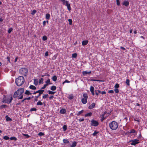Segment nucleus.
Returning <instances> with one entry per match:
<instances>
[{
  "label": "nucleus",
  "mask_w": 147,
  "mask_h": 147,
  "mask_svg": "<svg viewBox=\"0 0 147 147\" xmlns=\"http://www.w3.org/2000/svg\"><path fill=\"white\" fill-rule=\"evenodd\" d=\"M65 83H69L70 82L68 81V80H65Z\"/></svg>",
  "instance_id": "64"
},
{
  "label": "nucleus",
  "mask_w": 147,
  "mask_h": 147,
  "mask_svg": "<svg viewBox=\"0 0 147 147\" xmlns=\"http://www.w3.org/2000/svg\"><path fill=\"white\" fill-rule=\"evenodd\" d=\"M3 138L5 140H8L9 139V137L7 136H4Z\"/></svg>",
  "instance_id": "43"
},
{
  "label": "nucleus",
  "mask_w": 147,
  "mask_h": 147,
  "mask_svg": "<svg viewBox=\"0 0 147 147\" xmlns=\"http://www.w3.org/2000/svg\"><path fill=\"white\" fill-rule=\"evenodd\" d=\"M91 125L94 127L98 126L99 124L98 122L97 121L94 119H92L91 121Z\"/></svg>",
  "instance_id": "8"
},
{
  "label": "nucleus",
  "mask_w": 147,
  "mask_h": 147,
  "mask_svg": "<svg viewBox=\"0 0 147 147\" xmlns=\"http://www.w3.org/2000/svg\"><path fill=\"white\" fill-rule=\"evenodd\" d=\"M22 135L26 137V138H29L30 137V136L28 134H23Z\"/></svg>",
  "instance_id": "41"
},
{
  "label": "nucleus",
  "mask_w": 147,
  "mask_h": 147,
  "mask_svg": "<svg viewBox=\"0 0 147 147\" xmlns=\"http://www.w3.org/2000/svg\"><path fill=\"white\" fill-rule=\"evenodd\" d=\"M95 104L94 102L92 103L88 107V109H93L95 106Z\"/></svg>",
  "instance_id": "12"
},
{
  "label": "nucleus",
  "mask_w": 147,
  "mask_h": 147,
  "mask_svg": "<svg viewBox=\"0 0 147 147\" xmlns=\"http://www.w3.org/2000/svg\"><path fill=\"white\" fill-rule=\"evenodd\" d=\"M37 111V109L35 108H31L30 110V112H32L33 111Z\"/></svg>",
  "instance_id": "32"
},
{
  "label": "nucleus",
  "mask_w": 147,
  "mask_h": 147,
  "mask_svg": "<svg viewBox=\"0 0 147 147\" xmlns=\"http://www.w3.org/2000/svg\"><path fill=\"white\" fill-rule=\"evenodd\" d=\"M63 4L65 5L67 7V8L69 11H70L71 10L70 5L68 1H66V2H65V4Z\"/></svg>",
  "instance_id": "9"
},
{
  "label": "nucleus",
  "mask_w": 147,
  "mask_h": 147,
  "mask_svg": "<svg viewBox=\"0 0 147 147\" xmlns=\"http://www.w3.org/2000/svg\"><path fill=\"white\" fill-rule=\"evenodd\" d=\"M77 56H72V57L73 59L74 58V59H76L77 58Z\"/></svg>",
  "instance_id": "63"
},
{
  "label": "nucleus",
  "mask_w": 147,
  "mask_h": 147,
  "mask_svg": "<svg viewBox=\"0 0 147 147\" xmlns=\"http://www.w3.org/2000/svg\"><path fill=\"white\" fill-rule=\"evenodd\" d=\"M12 30L13 29L12 28H10L8 30V33L10 34L11 33Z\"/></svg>",
  "instance_id": "45"
},
{
  "label": "nucleus",
  "mask_w": 147,
  "mask_h": 147,
  "mask_svg": "<svg viewBox=\"0 0 147 147\" xmlns=\"http://www.w3.org/2000/svg\"><path fill=\"white\" fill-rule=\"evenodd\" d=\"M110 128L112 130H116L118 126V123L115 121H113L109 124Z\"/></svg>",
  "instance_id": "3"
},
{
  "label": "nucleus",
  "mask_w": 147,
  "mask_h": 147,
  "mask_svg": "<svg viewBox=\"0 0 147 147\" xmlns=\"http://www.w3.org/2000/svg\"><path fill=\"white\" fill-rule=\"evenodd\" d=\"M43 78H41L40 80H39V83H41L43 84Z\"/></svg>",
  "instance_id": "46"
},
{
  "label": "nucleus",
  "mask_w": 147,
  "mask_h": 147,
  "mask_svg": "<svg viewBox=\"0 0 147 147\" xmlns=\"http://www.w3.org/2000/svg\"><path fill=\"white\" fill-rule=\"evenodd\" d=\"M31 97H29L28 98H25V100H30L31 99Z\"/></svg>",
  "instance_id": "58"
},
{
  "label": "nucleus",
  "mask_w": 147,
  "mask_h": 147,
  "mask_svg": "<svg viewBox=\"0 0 147 147\" xmlns=\"http://www.w3.org/2000/svg\"><path fill=\"white\" fill-rule=\"evenodd\" d=\"M66 111L65 109H62L60 111L61 113L62 114H65L66 112Z\"/></svg>",
  "instance_id": "15"
},
{
  "label": "nucleus",
  "mask_w": 147,
  "mask_h": 147,
  "mask_svg": "<svg viewBox=\"0 0 147 147\" xmlns=\"http://www.w3.org/2000/svg\"><path fill=\"white\" fill-rule=\"evenodd\" d=\"M54 97V96L52 95V96H51L49 97V99L50 100H51V99H52Z\"/></svg>",
  "instance_id": "62"
},
{
  "label": "nucleus",
  "mask_w": 147,
  "mask_h": 147,
  "mask_svg": "<svg viewBox=\"0 0 147 147\" xmlns=\"http://www.w3.org/2000/svg\"><path fill=\"white\" fill-rule=\"evenodd\" d=\"M48 92L49 94H54L56 92H55L52 91L51 90H48Z\"/></svg>",
  "instance_id": "25"
},
{
  "label": "nucleus",
  "mask_w": 147,
  "mask_h": 147,
  "mask_svg": "<svg viewBox=\"0 0 147 147\" xmlns=\"http://www.w3.org/2000/svg\"><path fill=\"white\" fill-rule=\"evenodd\" d=\"M114 92L113 90H110L109 91L108 93H113Z\"/></svg>",
  "instance_id": "55"
},
{
  "label": "nucleus",
  "mask_w": 147,
  "mask_h": 147,
  "mask_svg": "<svg viewBox=\"0 0 147 147\" xmlns=\"http://www.w3.org/2000/svg\"><path fill=\"white\" fill-rule=\"evenodd\" d=\"M57 89V87L55 86H51L50 89L52 91L55 90Z\"/></svg>",
  "instance_id": "18"
},
{
  "label": "nucleus",
  "mask_w": 147,
  "mask_h": 147,
  "mask_svg": "<svg viewBox=\"0 0 147 147\" xmlns=\"http://www.w3.org/2000/svg\"><path fill=\"white\" fill-rule=\"evenodd\" d=\"M91 73V71H83L82 72V74L83 75H86L88 74H90Z\"/></svg>",
  "instance_id": "11"
},
{
  "label": "nucleus",
  "mask_w": 147,
  "mask_h": 147,
  "mask_svg": "<svg viewBox=\"0 0 147 147\" xmlns=\"http://www.w3.org/2000/svg\"><path fill=\"white\" fill-rule=\"evenodd\" d=\"M63 131H66L67 129V126L66 125H64L63 127Z\"/></svg>",
  "instance_id": "29"
},
{
  "label": "nucleus",
  "mask_w": 147,
  "mask_h": 147,
  "mask_svg": "<svg viewBox=\"0 0 147 147\" xmlns=\"http://www.w3.org/2000/svg\"><path fill=\"white\" fill-rule=\"evenodd\" d=\"M13 99L12 96H7L4 95V97L3 98V102L5 103H7L8 104L10 103Z\"/></svg>",
  "instance_id": "4"
},
{
  "label": "nucleus",
  "mask_w": 147,
  "mask_h": 147,
  "mask_svg": "<svg viewBox=\"0 0 147 147\" xmlns=\"http://www.w3.org/2000/svg\"><path fill=\"white\" fill-rule=\"evenodd\" d=\"M98 133V132L97 131H95L94 133L92 134V135L93 136H95Z\"/></svg>",
  "instance_id": "42"
},
{
  "label": "nucleus",
  "mask_w": 147,
  "mask_h": 147,
  "mask_svg": "<svg viewBox=\"0 0 147 147\" xmlns=\"http://www.w3.org/2000/svg\"><path fill=\"white\" fill-rule=\"evenodd\" d=\"M48 96V94H45L42 96V98L43 99H45Z\"/></svg>",
  "instance_id": "36"
},
{
  "label": "nucleus",
  "mask_w": 147,
  "mask_h": 147,
  "mask_svg": "<svg viewBox=\"0 0 147 147\" xmlns=\"http://www.w3.org/2000/svg\"><path fill=\"white\" fill-rule=\"evenodd\" d=\"M36 11L35 10H34L32 11V13H31V14L32 15H34L35 13H36Z\"/></svg>",
  "instance_id": "39"
},
{
  "label": "nucleus",
  "mask_w": 147,
  "mask_h": 147,
  "mask_svg": "<svg viewBox=\"0 0 147 147\" xmlns=\"http://www.w3.org/2000/svg\"><path fill=\"white\" fill-rule=\"evenodd\" d=\"M43 92H41V93H39L38 95L37 96H35V98L34 99L35 101L36 102L38 100V98L39 96H40L41 95V94H42L43 93Z\"/></svg>",
  "instance_id": "14"
},
{
  "label": "nucleus",
  "mask_w": 147,
  "mask_h": 147,
  "mask_svg": "<svg viewBox=\"0 0 147 147\" xmlns=\"http://www.w3.org/2000/svg\"><path fill=\"white\" fill-rule=\"evenodd\" d=\"M74 96H73L72 94H70L68 97V98L69 100H71L73 99L74 98Z\"/></svg>",
  "instance_id": "27"
},
{
  "label": "nucleus",
  "mask_w": 147,
  "mask_h": 147,
  "mask_svg": "<svg viewBox=\"0 0 147 147\" xmlns=\"http://www.w3.org/2000/svg\"><path fill=\"white\" fill-rule=\"evenodd\" d=\"M129 82H130V80H129V79H127L126 80V83L127 85L128 86H129L130 85Z\"/></svg>",
  "instance_id": "28"
},
{
  "label": "nucleus",
  "mask_w": 147,
  "mask_h": 147,
  "mask_svg": "<svg viewBox=\"0 0 147 147\" xmlns=\"http://www.w3.org/2000/svg\"><path fill=\"white\" fill-rule=\"evenodd\" d=\"M114 91H115V92L116 93H118L119 92V90L117 89V88H115L114 89Z\"/></svg>",
  "instance_id": "50"
},
{
  "label": "nucleus",
  "mask_w": 147,
  "mask_h": 147,
  "mask_svg": "<svg viewBox=\"0 0 147 147\" xmlns=\"http://www.w3.org/2000/svg\"><path fill=\"white\" fill-rule=\"evenodd\" d=\"M129 142H131L130 143L131 145L134 146H135L136 144H138L140 142L139 141V140L138 139L131 140H130Z\"/></svg>",
  "instance_id": "7"
},
{
  "label": "nucleus",
  "mask_w": 147,
  "mask_h": 147,
  "mask_svg": "<svg viewBox=\"0 0 147 147\" xmlns=\"http://www.w3.org/2000/svg\"><path fill=\"white\" fill-rule=\"evenodd\" d=\"M83 95L84 98L82 99L81 101L83 104H85L87 102L88 96L86 93L83 94Z\"/></svg>",
  "instance_id": "6"
},
{
  "label": "nucleus",
  "mask_w": 147,
  "mask_h": 147,
  "mask_svg": "<svg viewBox=\"0 0 147 147\" xmlns=\"http://www.w3.org/2000/svg\"><path fill=\"white\" fill-rule=\"evenodd\" d=\"M7 107V106L5 105H3L1 106L0 108L2 109L3 108H5Z\"/></svg>",
  "instance_id": "48"
},
{
  "label": "nucleus",
  "mask_w": 147,
  "mask_h": 147,
  "mask_svg": "<svg viewBox=\"0 0 147 147\" xmlns=\"http://www.w3.org/2000/svg\"><path fill=\"white\" fill-rule=\"evenodd\" d=\"M77 145V142L76 141H74L72 145H70V146L71 147H75Z\"/></svg>",
  "instance_id": "17"
},
{
  "label": "nucleus",
  "mask_w": 147,
  "mask_h": 147,
  "mask_svg": "<svg viewBox=\"0 0 147 147\" xmlns=\"http://www.w3.org/2000/svg\"><path fill=\"white\" fill-rule=\"evenodd\" d=\"M68 21L69 22V24L70 25L72 24V21L71 19H69L68 20Z\"/></svg>",
  "instance_id": "40"
},
{
  "label": "nucleus",
  "mask_w": 147,
  "mask_h": 147,
  "mask_svg": "<svg viewBox=\"0 0 147 147\" xmlns=\"http://www.w3.org/2000/svg\"><path fill=\"white\" fill-rule=\"evenodd\" d=\"M84 112V110H82L80 111H79L78 113L77 114V115L78 116L80 115L82 113Z\"/></svg>",
  "instance_id": "30"
},
{
  "label": "nucleus",
  "mask_w": 147,
  "mask_h": 147,
  "mask_svg": "<svg viewBox=\"0 0 147 147\" xmlns=\"http://www.w3.org/2000/svg\"><path fill=\"white\" fill-rule=\"evenodd\" d=\"M48 85V84H45L41 88V89H44L45 88H46L47 86Z\"/></svg>",
  "instance_id": "37"
},
{
  "label": "nucleus",
  "mask_w": 147,
  "mask_h": 147,
  "mask_svg": "<svg viewBox=\"0 0 147 147\" xmlns=\"http://www.w3.org/2000/svg\"><path fill=\"white\" fill-rule=\"evenodd\" d=\"M95 92L96 94L97 95V96H98V92L97 91V90H95Z\"/></svg>",
  "instance_id": "61"
},
{
  "label": "nucleus",
  "mask_w": 147,
  "mask_h": 147,
  "mask_svg": "<svg viewBox=\"0 0 147 147\" xmlns=\"http://www.w3.org/2000/svg\"><path fill=\"white\" fill-rule=\"evenodd\" d=\"M60 1L62 2L63 4H65V2H66V1H65V0H59Z\"/></svg>",
  "instance_id": "57"
},
{
  "label": "nucleus",
  "mask_w": 147,
  "mask_h": 147,
  "mask_svg": "<svg viewBox=\"0 0 147 147\" xmlns=\"http://www.w3.org/2000/svg\"><path fill=\"white\" fill-rule=\"evenodd\" d=\"M45 82L46 83V84H48V85L49 84H51L50 83V79L49 78L46 82Z\"/></svg>",
  "instance_id": "35"
},
{
  "label": "nucleus",
  "mask_w": 147,
  "mask_h": 147,
  "mask_svg": "<svg viewBox=\"0 0 147 147\" xmlns=\"http://www.w3.org/2000/svg\"><path fill=\"white\" fill-rule=\"evenodd\" d=\"M57 77L56 76H53L52 78V79L53 81L55 82L57 80Z\"/></svg>",
  "instance_id": "24"
},
{
  "label": "nucleus",
  "mask_w": 147,
  "mask_h": 147,
  "mask_svg": "<svg viewBox=\"0 0 147 147\" xmlns=\"http://www.w3.org/2000/svg\"><path fill=\"white\" fill-rule=\"evenodd\" d=\"M101 122L103 121L105 119H106V118L104 117V116H102V115H101Z\"/></svg>",
  "instance_id": "38"
},
{
  "label": "nucleus",
  "mask_w": 147,
  "mask_h": 147,
  "mask_svg": "<svg viewBox=\"0 0 147 147\" xmlns=\"http://www.w3.org/2000/svg\"><path fill=\"white\" fill-rule=\"evenodd\" d=\"M9 59L10 58L9 57H7V61L9 63H10Z\"/></svg>",
  "instance_id": "59"
},
{
  "label": "nucleus",
  "mask_w": 147,
  "mask_h": 147,
  "mask_svg": "<svg viewBox=\"0 0 147 147\" xmlns=\"http://www.w3.org/2000/svg\"><path fill=\"white\" fill-rule=\"evenodd\" d=\"M120 49L121 50H123V51H126V50L125 49V48L124 47H120Z\"/></svg>",
  "instance_id": "53"
},
{
  "label": "nucleus",
  "mask_w": 147,
  "mask_h": 147,
  "mask_svg": "<svg viewBox=\"0 0 147 147\" xmlns=\"http://www.w3.org/2000/svg\"><path fill=\"white\" fill-rule=\"evenodd\" d=\"M94 87L93 86H91L90 87V92L94 91Z\"/></svg>",
  "instance_id": "49"
},
{
  "label": "nucleus",
  "mask_w": 147,
  "mask_h": 147,
  "mask_svg": "<svg viewBox=\"0 0 147 147\" xmlns=\"http://www.w3.org/2000/svg\"><path fill=\"white\" fill-rule=\"evenodd\" d=\"M63 142L64 144H68L69 143V141L67 139H63Z\"/></svg>",
  "instance_id": "20"
},
{
  "label": "nucleus",
  "mask_w": 147,
  "mask_h": 147,
  "mask_svg": "<svg viewBox=\"0 0 147 147\" xmlns=\"http://www.w3.org/2000/svg\"><path fill=\"white\" fill-rule=\"evenodd\" d=\"M136 132L134 129H131L130 130L129 133L130 134H131V133H136Z\"/></svg>",
  "instance_id": "31"
},
{
  "label": "nucleus",
  "mask_w": 147,
  "mask_h": 147,
  "mask_svg": "<svg viewBox=\"0 0 147 147\" xmlns=\"http://www.w3.org/2000/svg\"><path fill=\"white\" fill-rule=\"evenodd\" d=\"M30 89L32 90H35L36 89V87L32 85H31L29 86Z\"/></svg>",
  "instance_id": "19"
},
{
  "label": "nucleus",
  "mask_w": 147,
  "mask_h": 147,
  "mask_svg": "<svg viewBox=\"0 0 147 147\" xmlns=\"http://www.w3.org/2000/svg\"><path fill=\"white\" fill-rule=\"evenodd\" d=\"M117 5L118 6H119L120 5V2L119 0H116Z\"/></svg>",
  "instance_id": "44"
},
{
  "label": "nucleus",
  "mask_w": 147,
  "mask_h": 147,
  "mask_svg": "<svg viewBox=\"0 0 147 147\" xmlns=\"http://www.w3.org/2000/svg\"><path fill=\"white\" fill-rule=\"evenodd\" d=\"M43 105V103L41 101L39 100L36 104V105H40V106H42Z\"/></svg>",
  "instance_id": "21"
},
{
  "label": "nucleus",
  "mask_w": 147,
  "mask_h": 147,
  "mask_svg": "<svg viewBox=\"0 0 147 147\" xmlns=\"http://www.w3.org/2000/svg\"><path fill=\"white\" fill-rule=\"evenodd\" d=\"M142 137V135H141V134L140 132V134L139 136H138V139H140Z\"/></svg>",
  "instance_id": "54"
},
{
  "label": "nucleus",
  "mask_w": 147,
  "mask_h": 147,
  "mask_svg": "<svg viewBox=\"0 0 147 147\" xmlns=\"http://www.w3.org/2000/svg\"><path fill=\"white\" fill-rule=\"evenodd\" d=\"M119 87V85L118 84H116L115 86H114V87L116 88H117Z\"/></svg>",
  "instance_id": "51"
},
{
  "label": "nucleus",
  "mask_w": 147,
  "mask_h": 147,
  "mask_svg": "<svg viewBox=\"0 0 147 147\" xmlns=\"http://www.w3.org/2000/svg\"><path fill=\"white\" fill-rule=\"evenodd\" d=\"M24 94L28 96L31 95L32 94L29 90H26Z\"/></svg>",
  "instance_id": "16"
},
{
  "label": "nucleus",
  "mask_w": 147,
  "mask_h": 147,
  "mask_svg": "<svg viewBox=\"0 0 147 147\" xmlns=\"http://www.w3.org/2000/svg\"><path fill=\"white\" fill-rule=\"evenodd\" d=\"M46 21H44L43 22V25L44 26H45L46 25Z\"/></svg>",
  "instance_id": "60"
},
{
  "label": "nucleus",
  "mask_w": 147,
  "mask_h": 147,
  "mask_svg": "<svg viewBox=\"0 0 147 147\" xmlns=\"http://www.w3.org/2000/svg\"><path fill=\"white\" fill-rule=\"evenodd\" d=\"M6 120L7 121H11L12 120L11 119L8 117L7 115L6 116Z\"/></svg>",
  "instance_id": "26"
},
{
  "label": "nucleus",
  "mask_w": 147,
  "mask_h": 147,
  "mask_svg": "<svg viewBox=\"0 0 147 147\" xmlns=\"http://www.w3.org/2000/svg\"><path fill=\"white\" fill-rule=\"evenodd\" d=\"M92 114V113L91 112H90L88 113H87L85 115V116L86 117H90L91 116Z\"/></svg>",
  "instance_id": "22"
},
{
  "label": "nucleus",
  "mask_w": 147,
  "mask_h": 147,
  "mask_svg": "<svg viewBox=\"0 0 147 147\" xmlns=\"http://www.w3.org/2000/svg\"><path fill=\"white\" fill-rule=\"evenodd\" d=\"M84 120V119L83 118H80V119H79V121L80 122L83 121Z\"/></svg>",
  "instance_id": "56"
},
{
  "label": "nucleus",
  "mask_w": 147,
  "mask_h": 147,
  "mask_svg": "<svg viewBox=\"0 0 147 147\" xmlns=\"http://www.w3.org/2000/svg\"><path fill=\"white\" fill-rule=\"evenodd\" d=\"M44 92V90L41 89L39 90L38 91H36V93H41L42 92Z\"/></svg>",
  "instance_id": "33"
},
{
  "label": "nucleus",
  "mask_w": 147,
  "mask_h": 147,
  "mask_svg": "<svg viewBox=\"0 0 147 147\" xmlns=\"http://www.w3.org/2000/svg\"><path fill=\"white\" fill-rule=\"evenodd\" d=\"M44 135V133L42 132H40L38 134V135L40 136H42Z\"/></svg>",
  "instance_id": "52"
},
{
  "label": "nucleus",
  "mask_w": 147,
  "mask_h": 147,
  "mask_svg": "<svg viewBox=\"0 0 147 147\" xmlns=\"http://www.w3.org/2000/svg\"><path fill=\"white\" fill-rule=\"evenodd\" d=\"M10 139L11 140H14L16 141L17 139L15 137H11L10 138Z\"/></svg>",
  "instance_id": "47"
},
{
  "label": "nucleus",
  "mask_w": 147,
  "mask_h": 147,
  "mask_svg": "<svg viewBox=\"0 0 147 147\" xmlns=\"http://www.w3.org/2000/svg\"><path fill=\"white\" fill-rule=\"evenodd\" d=\"M50 15L49 13H47L46 14V19L47 20H49L50 19Z\"/></svg>",
  "instance_id": "23"
},
{
  "label": "nucleus",
  "mask_w": 147,
  "mask_h": 147,
  "mask_svg": "<svg viewBox=\"0 0 147 147\" xmlns=\"http://www.w3.org/2000/svg\"><path fill=\"white\" fill-rule=\"evenodd\" d=\"M88 42V40H83L82 42V44L83 46H85L87 44Z\"/></svg>",
  "instance_id": "13"
},
{
  "label": "nucleus",
  "mask_w": 147,
  "mask_h": 147,
  "mask_svg": "<svg viewBox=\"0 0 147 147\" xmlns=\"http://www.w3.org/2000/svg\"><path fill=\"white\" fill-rule=\"evenodd\" d=\"M122 4L126 7H128L129 5V3L128 1L124 0L122 3Z\"/></svg>",
  "instance_id": "10"
},
{
  "label": "nucleus",
  "mask_w": 147,
  "mask_h": 147,
  "mask_svg": "<svg viewBox=\"0 0 147 147\" xmlns=\"http://www.w3.org/2000/svg\"><path fill=\"white\" fill-rule=\"evenodd\" d=\"M24 88L19 89L14 93L13 97L14 98H17L19 99H22L23 98V94L24 92Z\"/></svg>",
  "instance_id": "1"
},
{
  "label": "nucleus",
  "mask_w": 147,
  "mask_h": 147,
  "mask_svg": "<svg viewBox=\"0 0 147 147\" xmlns=\"http://www.w3.org/2000/svg\"><path fill=\"white\" fill-rule=\"evenodd\" d=\"M42 39L43 41H45L47 40V38L46 36H44L42 37Z\"/></svg>",
  "instance_id": "34"
},
{
  "label": "nucleus",
  "mask_w": 147,
  "mask_h": 147,
  "mask_svg": "<svg viewBox=\"0 0 147 147\" xmlns=\"http://www.w3.org/2000/svg\"><path fill=\"white\" fill-rule=\"evenodd\" d=\"M24 77L23 76H20L16 79L15 83L17 86H20L24 83Z\"/></svg>",
  "instance_id": "2"
},
{
  "label": "nucleus",
  "mask_w": 147,
  "mask_h": 147,
  "mask_svg": "<svg viewBox=\"0 0 147 147\" xmlns=\"http://www.w3.org/2000/svg\"><path fill=\"white\" fill-rule=\"evenodd\" d=\"M19 72L20 74L26 76L27 75L28 70L26 68H21L19 69Z\"/></svg>",
  "instance_id": "5"
}]
</instances>
